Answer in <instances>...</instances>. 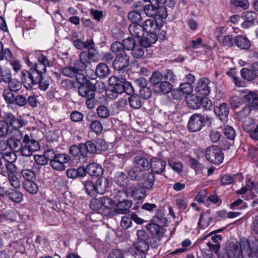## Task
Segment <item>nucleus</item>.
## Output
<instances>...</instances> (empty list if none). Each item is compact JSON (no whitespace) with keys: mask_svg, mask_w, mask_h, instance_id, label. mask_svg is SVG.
<instances>
[{"mask_svg":"<svg viewBox=\"0 0 258 258\" xmlns=\"http://www.w3.org/2000/svg\"><path fill=\"white\" fill-rule=\"evenodd\" d=\"M247 105L253 110H258V94L254 91H248L244 96Z\"/></svg>","mask_w":258,"mask_h":258,"instance_id":"nucleus-20","label":"nucleus"},{"mask_svg":"<svg viewBox=\"0 0 258 258\" xmlns=\"http://www.w3.org/2000/svg\"><path fill=\"white\" fill-rule=\"evenodd\" d=\"M81 146L83 154H85L86 157V160H87L88 153L94 154L98 152L96 144H94L91 141H87L85 143H81Z\"/></svg>","mask_w":258,"mask_h":258,"instance_id":"nucleus-36","label":"nucleus"},{"mask_svg":"<svg viewBox=\"0 0 258 258\" xmlns=\"http://www.w3.org/2000/svg\"><path fill=\"white\" fill-rule=\"evenodd\" d=\"M7 196L12 201L20 203L23 199L22 194L17 189H10L6 191Z\"/></svg>","mask_w":258,"mask_h":258,"instance_id":"nucleus-37","label":"nucleus"},{"mask_svg":"<svg viewBox=\"0 0 258 258\" xmlns=\"http://www.w3.org/2000/svg\"><path fill=\"white\" fill-rule=\"evenodd\" d=\"M84 186L87 194L90 197H95L96 190H95V183L90 180H87L83 182Z\"/></svg>","mask_w":258,"mask_h":258,"instance_id":"nucleus-47","label":"nucleus"},{"mask_svg":"<svg viewBox=\"0 0 258 258\" xmlns=\"http://www.w3.org/2000/svg\"><path fill=\"white\" fill-rule=\"evenodd\" d=\"M69 153L73 157L79 160L80 162H84L86 161L85 154H83L81 143L79 145H72L69 149Z\"/></svg>","mask_w":258,"mask_h":258,"instance_id":"nucleus-24","label":"nucleus"},{"mask_svg":"<svg viewBox=\"0 0 258 258\" xmlns=\"http://www.w3.org/2000/svg\"><path fill=\"white\" fill-rule=\"evenodd\" d=\"M149 162L143 156H136L134 158V166L133 167H138L146 169L149 168Z\"/></svg>","mask_w":258,"mask_h":258,"instance_id":"nucleus-38","label":"nucleus"},{"mask_svg":"<svg viewBox=\"0 0 258 258\" xmlns=\"http://www.w3.org/2000/svg\"><path fill=\"white\" fill-rule=\"evenodd\" d=\"M146 48L144 46L141 45L140 43L138 45L136 44L131 50L132 56L135 58H142L145 54Z\"/></svg>","mask_w":258,"mask_h":258,"instance_id":"nucleus-45","label":"nucleus"},{"mask_svg":"<svg viewBox=\"0 0 258 258\" xmlns=\"http://www.w3.org/2000/svg\"><path fill=\"white\" fill-rule=\"evenodd\" d=\"M212 120V118L208 116H205L200 113H195L189 117L187 127L191 132H197L200 131L205 126L206 122L210 124Z\"/></svg>","mask_w":258,"mask_h":258,"instance_id":"nucleus-5","label":"nucleus"},{"mask_svg":"<svg viewBox=\"0 0 258 258\" xmlns=\"http://www.w3.org/2000/svg\"><path fill=\"white\" fill-rule=\"evenodd\" d=\"M130 65V56L126 53L115 56L112 62L113 69L118 71L125 70Z\"/></svg>","mask_w":258,"mask_h":258,"instance_id":"nucleus-10","label":"nucleus"},{"mask_svg":"<svg viewBox=\"0 0 258 258\" xmlns=\"http://www.w3.org/2000/svg\"><path fill=\"white\" fill-rule=\"evenodd\" d=\"M128 19L133 23H139L142 20L141 14L137 11H132L127 14Z\"/></svg>","mask_w":258,"mask_h":258,"instance_id":"nucleus-52","label":"nucleus"},{"mask_svg":"<svg viewBox=\"0 0 258 258\" xmlns=\"http://www.w3.org/2000/svg\"><path fill=\"white\" fill-rule=\"evenodd\" d=\"M46 67L38 61V62L34 64L33 67L29 71L23 70L21 72V77L31 76L36 73L38 75H43L46 72Z\"/></svg>","mask_w":258,"mask_h":258,"instance_id":"nucleus-16","label":"nucleus"},{"mask_svg":"<svg viewBox=\"0 0 258 258\" xmlns=\"http://www.w3.org/2000/svg\"><path fill=\"white\" fill-rule=\"evenodd\" d=\"M223 132L224 136L229 140H232L235 138L236 134L234 129L231 126L224 125Z\"/></svg>","mask_w":258,"mask_h":258,"instance_id":"nucleus-56","label":"nucleus"},{"mask_svg":"<svg viewBox=\"0 0 258 258\" xmlns=\"http://www.w3.org/2000/svg\"><path fill=\"white\" fill-rule=\"evenodd\" d=\"M234 45L241 50H248L251 46V41L245 36L238 35L235 37Z\"/></svg>","mask_w":258,"mask_h":258,"instance_id":"nucleus-23","label":"nucleus"},{"mask_svg":"<svg viewBox=\"0 0 258 258\" xmlns=\"http://www.w3.org/2000/svg\"><path fill=\"white\" fill-rule=\"evenodd\" d=\"M240 74L243 79L248 81H252L257 78L251 68H242L240 71Z\"/></svg>","mask_w":258,"mask_h":258,"instance_id":"nucleus-40","label":"nucleus"},{"mask_svg":"<svg viewBox=\"0 0 258 258\" xmlns=\"http://www.w3.org/2000/svg\"><path fill=\"white\" fill-rule=\"evenodd\" d=\"M155 176L152 171H148L144 177L138 182L139 186L148 190L151 189L154 184Z\"/></svg>","mask_w":258,"mask_h":258,"instance_id":"nucleus-17","label":"nucleus"},{"mask_svg":"<svg viewBox=\"0 0 258 258\" xmlns=\"http://www.w3.org/2000/svg\"><path fill=\"white\" fill-rule=\"evenodd\" d=\"M235 37L233 38L232 35H227L224 36L222 39L221 43L224 46L227 47H232L234 45Z\"/></svg>","mask_w":258,"mask_h":258,"instance_id":"nucleus-62","label":"nucleus"},{"mask_svg":"<svg viewBox=\"0 0 258 258\" xmlns=\"http://www.w3.org/2000/svg\"><path fill=\"white\" fill-rule=\"evenodd\" d=\"M13 91L9 89H5L3 92V96L8 104H13L14 103L15 96L13 93Z\"/></svg>","mask_w":258,"mask_h":258,"instance_id":"nucleus-64","label":"nucleus"},{"mask_svg":"<svg viewBox=\"0 0 258 258\" xmlns=\"http://www.w3.org/2000/svg\"><path fill=\"white\" fill-rule=\"evenodd\" d=\"M145 189L138 184L137 185H130L127 188V191L130 197L135 200L140 201L144 199L147 196V192Z\"/></svg>","mask_w":258,"mask_h":258,"instance_id":"nucleus-14","label":"nucleus"},{"mask_svg":"<svg viewBox=\"0 0 258 258\" xmlns=\"http://www.w3.org/2000/svg\"><path fill=\"white\" fill-rule=\"evenodd\" d=\"M128 100L130 105L134 109H139L142 106V102L140 96L137 94H132Z\"/></svg>","mask_w":258,"mask_h":258,"instance_id":"nucleus-43","label":"nucleus"},{"mask_svg":"<svg viewBox=\"0 0 258 258\" xmlns=\"http://www.w3.org/2000/svg\"><path fill=\"white\" fill-rule=\"evenodd\" d=\"M229 108L227 104L223 103L218 106L214 107V112L222 121L227 120L229 114Z\"/></svg>","mask_w":258,"mask_h":258,"instance_id":"nucleus-26","label":"nucleus"},{"mask_svg":"<svg viewBox=\"0 0 258 258\" xmlns=\"http://www.w3.org/2000/svg\"><path fill=\"white\" fill-rule=\"evenodd\" d=\"M114 180L116 184L124 188H128L130 186V180L127 175L123 172L116 173Z\"/></svg>","mask_w":258,"mask_h":258,"instance_id":"nucleus-29","label":"nucleus"},{"mask_svg":"<svg viewBox=\"0 0 258 258\" xmlns=\"http://www.w3.org/2000/svg\"><path fill=\"white\" fill-rule=\"evenodd\" d=\"M95 85L91 82L80 85L78 88V92L80 95L86 98H94Z\"/></svg>","mask_w":258,"mask_h":258,"instance_id":"nucleus-12","label":"nucleus"},{"mask_svg":"<svg viewBox=\"0 0 258 258\" xmlns=\"http://www.w3.org/2000/svg\"><path fill=\"white\" fill-rule=\"evenodd\" d=\"M205 157L210 162L219 165L223 162L224 153L220 148L217 146H213L206 149Z\"/></svg>","mask_w":258,"mask_h":258,"instance_id":"nucleus-7","label":"nucleus"},{"mask_svg":"<svg viewBox=\"0 0 258 258\" xmlns=\"http://www.w3.org/2000/svg\"><path fill=\"white\" fill-rule=\"evenodd\" d=\"M111 50L112 52L117 55H122L123 53H126L122 43L118 41H115L112 43L111 45Z\"/></svg>","mask_w":258,"mask_h":258,"instance_id":"nucleus-42","label":"nucleus"},{"mask_svg":"<svg viewBox=\"0 0 258 258\" xmlns=\"http://www.w3.org/2000/svg\"><path fill=\"white\" fill-rule=\"evenodd\" d=\"M88 64L83 57L80 54L79 59L75 60L73 67L77 72H83L87 68Z\"/></svg>","mask_w":258,"mask_h":258,"instance_id":"nucleus-41","label":"nucleus"},{"mask_svg":"<svg viewBox=\"0 0 258 258\" xmlns=\"http://www.w3.org/2000/svg\"><path fill=\"white\" fill-rule=\"evenodd\" d=\"M21 79L27 90H31L35 86L38 85L40 90L45 91L50 85L49 78H45L43 75H38L37 73H34L31 76L21 77Z\"/></svg>","mask_w":258,"mask_h":258,"instance_id":"nucleus-4","label":"nucleus"},{"mask_svg":"<svg viewBox=\"0 0 258 258\" xmlns=\"http://www.w3.org/2000/svg\"><path fill=\"white\" fill-rule=\"evenodd\" d=\"M210 81L207 78H202L200 79L198 86L196 88V91L199 94L207 96L210 92Z\"/></svg>","mask_w":258,"mask_h":258,"instance_id":"nucleus-22","label":"nucleus"},{"mask_svg":"<svg viewBox=\"0 0 258 258\" xmlns=\"http://www.w3.org/2000/svg\"><path fill=\"white\" fill-rule=\"evenodd\" d=\"M227 254L229 258H253L258 256V240H248L245 237L240 238L239 242H230Z\"/></svg>","mask_w":258,"mask_h":258,"instance_id":"nucleus-1","label":"nucleus"},{"mask_svg":"<svg viewBox=\"0 0 258 258\" xmlns=\"http://www.w3.org/2000/svg\"><path fill=\"white\" fill-rule=\"evenodd\" d=\"M109 187V181L105 177L99 178L95 182L96 195H103Z\"/></svg>","mask_w":258,"mask_h":258,"instance_id":"nucleus-27","label":"nucleus"},{"mask_svg":"<svg viewBox=\"0 0 258 258\" xmlns=\"http://www.w3.org/2000/svg\"><path fill=\"white\" fill-rule=\"evenodd\" d=\"M107 258H126L124 252L118 248L112 249L108 253Z\"/></svg>","mask_w":258,"mask_h":258,"instance_id":"nucleus-51","label":"nucleus"},{"mask_svg":"<svg viewBox=\"0 0 258 258\" xmlns=\"http://www.w3.org/2000/svg\"><path fill=\"white\" fill-rule=\"evenodd\" d=\"M163 25V22L158 21L155 19H147L143 23L144 31L148 33H156L158 30H160Z\"/></svg>","mask_w":258,"mask_h":258,"instance_id":"nucleus-13","label":"nucleus"},{"mask_svg":"<svg viewBox=\"0 0 258 258\" xmlns=\"http://www.w3.org/2000/svg\"><path fill=\"white\" fill-rule=\"evenodd\" d=\"M151 171L154 174H161L165 169L166 162L156 157H153L150 161Z\"/></svg>","mask_w":258,"mask_h":258,"instance_id":"nucleus-18","label":"nucleus"},{"mask_svg":"<svg viewBox=\"0 0 258 258\" xmlns=\"http://www.w3.org/2000/svg\"><path fill=\"white\" fill-rule=\"evenodd\" d=\"M12 75L10 70H5L3 71L0 67V83L5 82L7 83L11 79Z\"/></svg>","mask_w":258,"mask_h":258,"instance_id":"nucleus-61","label":"nucleus"},{"mask_svg":"<svg viewBox=\"0 0 258 258\" xmlns=\"http://www.w3.org/2000/svg\"><path fill=\"white\" fill-rule=\"evenodd\" d=\"M187 106L191 109H197L201 107V97L195 94L190 95L186 97Z\"/></svg>","mask_w":258,"mask_h":258,"instance_id":"nucleus-31","label":"nucleus"},{"mask_svg":"<svg viewBox=\"0 0 258 258\" xmlns=\"http://www.w3.org/2000/svg\"><path fill=\"white\" fill-rule=\"evenodd\" d=\"M7 83L8 84L9 90L15 93L18 92L22 88V84H23L22 81L21 82L16 79H10Z\"/></svg>","mask_w":258,"mask_h":258,"instance_id":"nucleus-48","label":"nucleus"},{"mask_svg":"<svg viewBox=\"0 0 258 258\" xmlns=\"http://www.w3.org/2000/svg\"><path fill=\"white\" fill-rule=\"evenodd\" d=\"M134 246L135 249V258H146V253L149 248L148 242L137 241L134 243Z\"/></svg>","mask_w":258,"mask_h":258,"instance_id":"nucleus-15","label":"nucleus"},{"mask_svg":"<svg viewBox=\"0 0 258 258\" xmlns=\"http://www.w3.org/2000/svg\"><path fill=\"white\" fill-rule=\"evenodd\" d=\"M211 211L208 210L205 213L201 214L199 221L198 222V227L204 229L207 227L211 222L212 217L211 216Z\"/></svg>","mask_w":258,"mask_h":258,"instance_id":"nucleus-33","label":"nucleus"},{"mask_svg":"<svg viewBox=\"0 0 258 258\" xmlns=\"http://www.w3.org/2000/svg\"><path fill=\"white\" fill-rule=\"evenodd\" d=\"M128 196L127 188L123 190H115L114 194V198L118 202L127 200L126 198Z\"/></svg>","mask_w":258,"mask_h":258,"instance_id":"nucleus-54","label":"nucleus"},{"mask_svg":"<svg viewBox=\"0 0 258 258\" xmlns=\"http://www.w3.org/2000/svg\"><path fill=\"white\" fill-rule=\"evenodd\" d=\"M158 40V36L156 33H148L140 40V44L146 48L150 47L152 44L155 43Z\"/></svg>","mask_w":258,"mask_h":258,"instance_id":"nucleus-28","label":"nucleus"},{"mask_svg":"<svg viewBox=\"0 0 258 258\" xmlns=\"http://www.w3.org/2000/svg\"><path fill=\"white\" fill-rule=\"evenodd\" d=\"M172 87L173 86L171 83L167 81H163L157 86L153 88V90L155 92L166 94L171 91Z\"/></svg>","mask_w":258,"mask_h":258,"instance_id":"nucleus-34","label":"nucleus"},{"mask_svg":"<svg viewBox=\"0 0 258 258\" xmlns=\"http://www.w3.org/2000/svg\"><path fill=\"white\" fill-rule=\"evenodd\" d=\"M167 225V219L165 214L160 210H158L156 215L150 220V223L147 225V229L156 239V241L153 243L154 247L158 246L160 243L166 231L164 227Z\"/></svg>","mask_w":258,"mask_h":258,"instance_id":"nucleus-2","label":"nucleus"},{"mask_svg":"<svg viewBox=\"0 0 258 258\" xmlns=\"http://www.w3.org/2000/svg\"><path fill=\"white\" fill-rule=\"evenodd\" d=\"M80 54L88 64L92 62H96L99 59L98 51L95 47H89L87 51H82Z\"/></svg>","mask_w":258,"mask_h":258,"instance_id":"nucleus-21","label":"nucleus"},{"mask_svg":"<svg viewBox=\"0 0 258 258\" xmlns=\"http://www.w3.org/2000/svg\"><path fill=\"white\" fill-rule=\"evenodd\" d=\"M40 149L39 143L33 139L31 135L25 134L24 136L22 147L20 153L21 155L25 157L31 156L33 152Z\"/></svg>","mask_w":258,"mask_h":258,"instance_id":"nucleus-6","label":"nucleus"},{"mask_svg":"<svg viewBox=\"0 0 258 258\" xmlns=\"http://www.w3.org/2000/svg\"><path fill=\"white\" fill-rule=\"evenodd\" d=\"M128 30L131 35L136 38L141 37L144 34L143 26L137 23H132L130 24L128 27Z\"/></svg>","mask_w":258,"mask_h":258,"instance_id":"nucleus-30","label":"nucleus"},{"mask_svg":"<svg viewBox=\"0 0 258 258\" xmlns=\"http://www.w3.org/2000/svg\"><path fill=\"white\" fill-rule=\"evenodd\" d=\"M9 126H11L16 132L20 131L19 128L25 124V121L21 117L16 118L12 113L6 112L4 116Z\"/></svg>","mask_w":258,"mask_h":258,"instance_id":"nucleus-11","label":"nucleus"},{"mask_svg":"<svg viewBox=\"0 0 258 258\" xmlns=\"http://www.w3.org/2000/svg\"><path fill=\"white\" fill-rule=\"evenodd\" d=\"M87 172L90 176H98L103 174V169L101 165L93 162L87 165Z\"/></svg>","mask_w":258,"mask_h":258,"instance_id":"nucleus-32","label":"nucleus"},{"mask_svg":"<svg viewBox=\"0 0 258 258\" xmlns=\"http://www.w3.org/2000/svg\"><path fill=\"white\" fill-rule=\"evenodd\" d=\"M252 110H253L246 105L242 110L236 113V117L239 120H242L249 115Z\"/></svg>","mask_w":258,"mask_h":258,"instance_id":"nucleus-59","label":"nucleus"},{"mask_svg":"<svg viewBox=\"0 0 258 258\" xmlns=\"http://www.w3.org/2000/svg\"><path fill=\"white\" fill-rule=\"evenodd\" d=\"M91 130L96 134H100L103 130V126L101 123L97 120L93 121L90 125Z\"/></svg>","mask_w":258,"mask_h":258,"instance_id":"nucleus-60","label":"nucleus"},{"mask_svg":"<svg viewBox=\"0 0 258 258\" xmlns=\"http://www.w3.org/2000/svg\"><path fill=\"white\" fill-rule=\"evenodd\" d=\"M71 159L69 155L66 154H58L56 157L52 161L50 162V165L57 171H63L66 169L64 164L68 163Z\"/></svg>","mask_w":258,"mask_h":258,"instance_id":"nucleus-9","label":"nucleus"},{"mask_svg":"<svg viewBox=\"0 0 258 258\" xmlns=\"http://www.w3.org/2000/svg\"><path fill=\"white\" fill-rule=\"evenodd\" d=\"M96 112L100 118L103 119L108 118L110 115V110L105 105H99L96 109Z\"/></svg>","mask_w":258,"mask_h":258,"instance_id":"nucleus-50","label":"nucleus"},{"mask_svg":"<svg viewBox=\"0 0 258 258\" xmlns=\"http://www.w3.org/2000/svg\"><path fill=\"white\" fill-rule=\"evenodd\" d=\"M24 136L20 131L15 132V134L8 139L9 148L14 153H19L22 147Z\"/></svg>","mask_w":258,"mask_h":258,"instance_id":"nucleus-8","label":"nucleus"},{"mask_svg":"<svg viewBox=\"0 0 258 258\" xmlns=\"http://www.w3.org/2000/svg\"><path fill=\"white\" fill-rule=\"evenodd\" d=\"M132 203L128 200L118 202L112 211L114 214H126L130 213Z\"/></svg>","mask_w":258,"mask_h":258,"instance_id":"nucleus-19","label":"nucleus"},{"mask_svg":"<svg viewBox=\"0 0 258 258\" xmlns=\"http://www.w3.org/2000/svg\"><path fill=\"white\" fill-rule=\"evenodd\" d=\"M156 11L155 19L158 21L163 22V19L166 18L168 16L167 8L164 6L157 7Z\"/></svg>","mask_w":258,"mask_h":258,"instance_id":"nucleus-46","label":"nucleus"},{"mask_svg":"<svg viewBox=\"0 0 258 258\" xmlns=\"http://www.w3.org/2000/svg\"><path fill=\"white\" fill-rule=\"evenodd\" d=\"M10 133L9 125L5 119L0 120V137H5Z\"/></svg>","mask_w":258,"mask_h":258,"instance_id":"nucleus-58","label":"nucleus"},{"mask_svg":"<svg viewBox=\"0 0 258 258\" xmlns=\"http://www.w3.org/2000/svg\"><path fill=\"white\" fill-rule=\"evenodd\" d=\"M163 79V75L158 71L154 72L150 79V83L153 86V88L157 86Z\"/></svg>","mask_w":258,"mask_h":258,"instance_id":"nucleus-44","label":"nucleus"},{"mask_svg":"<svg viewBox=\"0 0 258 258\" xmlns=\"http://www.w3.org/2000/svg\"><path fill=\"white\" fill-rule=\"evenodd\" d=\"M147 172L146 169L138 167H132L127 171V174L132 180L139 182Z\"/></svg>","mask_w":258,"mask_h":258,"instance_id":"nucleus-25","label":"nucleus"},{"mask_svg":"<svg viewBox=\"0 0 258 258\" xmlns=\"http://www.w3.org/2000/svg\"><path fill=\"white\" fill-rule=\"evenodd\" d=\"M109 82L110 85L114 86L112 90V96L110 94H108L109 97L111 99H115L118 94L123 92L128 95L134 93V90L131 84L126 81L124 78H118L115 76H112L109 78Z\"/></svg>","mask_w":258,"mask_h":258,"instance_id":"nucleus-3","label":"nucleus"},{"mask_svg":"<svg viewBox=\"0 0 258 258\" xmlns=\"http://www.w3.org/2000/svg\"><path fill=\"white\" fill-rule=\"evenodd\" d=\"M8 178L12 186L15 188H18L20 187L21 184L19 178L13 173H9L8 174Z\"/></svg>","mask_w":258,"mask_h":258,"instance_id":"nucleus-63","label":"nucleus"},{"mask_svg":"<svg viewBox=\"0 0 258 258\" xmlns=\"http://www.w3.org/2000/svg\"><path fill=\"white\" fill-rule=\"evenodd\" d=\"M157 7L150 3L143 6V11L148 17H153L155 19Z\"/></svg>","mask_w":258,"mask_h":258,"instance_id":"nucleus-49","label":"nucleus"},{"mask_svg":"<svg viewBox=\"0 0 258 258\" xmlns=\"http://www.w3.org/2000/svg\"><path fill=\"white\" fill-rule=\"evenodd\" d=\"M34 180H24L23 183L24 188L31 194H35L38 191V186Z\"/></svg>","mask_w":258,"mask_h":258,"instance_id":"nucleus-39","label":"nucleus"},{"mask_svg":"<svg viewBox=\"0 0 258 258\" xmlns=\"http://www.w3.org/2000/svg\"><path fill=\"white\" fill-rule=\"evenodd\" d=\"M61 73L64 76L67 77L74 78H75V75H76V74L77 72L73 66H69L63 67L61 69Z\"/></svg>","mask_w":258,"mask_h":258,"instance_id":"nucleus-53","label":"nucleus"},{"mask_svg":"<svg viewBox=\"0 0 258 258\" xmlns=\"http://www.w3.org/2000/svg\"><path fill=\"white\" fill-rule=\"evenodd\" d=\"M122 43L124 49L127 50H132L137 44L135 39L131 37H128V38L123 39L122 41Z\"/></svg>","mask_w":258,"mask_h":258,"instance_id":"nucleus-57","label":"nucleus"},{"mask_svg":"<svg viewBox=\"0 0 258 258\" xmlns=\"http://www.w3.org/2000/svg\"><path fill=\"white\" fill-rule=\"evenodd\" d=\"M243 102V99L238 96H232L229 100V103L232 108H237L241 106Z\"/></svg>","mask_w":258,"mask_h":258,"instance_id":"nucleus-55","label":"nucleus"},{"mask_svg":"<svg viewBox=\"0 0 258 258\" xmlns=\"http://www.w3.org/2000/svg\"><path fill=\"white\" fill-rule=\"evenodd\" d=\"M95 73L99 78H105L109 76L110 70L106 63L100 62L96 67Z\"/></svg>","mask_w":258,"mask_h":258,"instance_id":"nucleus-35","label":"nucleus"}]
</instances>
